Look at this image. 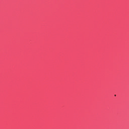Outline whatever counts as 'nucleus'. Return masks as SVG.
Segmentation results:
<instances>
[{"instance_id":"nucleus-1","label":"nucleus","mask_w":129,"mask_h":129,"mask_svg":"<svg viewBox=\"0 0 129 129\" xmlns=\"http://www.w3.org/2000/svg\"><path fill=\"white\" fill-rule=\"evenodd\" d=\"M114 96H116V95H115Z\"/></svg>"}]
</instances>
